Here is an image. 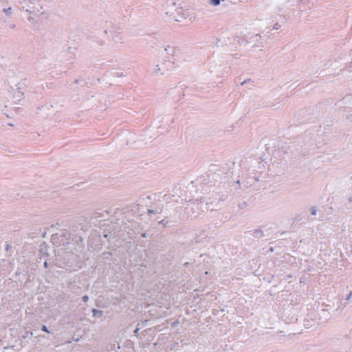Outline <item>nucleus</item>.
Here are the masks:
<instances>
[{"label": "nucleus", "mask_w": 352, "mask_h": 352, "mask_svg": "<svg viewBox=\"0 0 352 352\" xmlns=\"http://www.w3.org/2000/svg\"><path fill=\"white\" fill-rule=\"evenodd\" d=\"M69 230L60 229L58 236H60V245H65L69 243L81 245L84 240L85 231L82 223L77 221H71L68 225Z\"/></svg>", "instance_id": "nucleus-1"}, {"label": "nucleus", "mask_w": 352, "mask_h": 352, "mask_svg": "<svg viewBox=\"0 0 352 352\" xmlns=\"http://www.w3.org/2000/svg\"><path fill=\"white\" fill-rule=\"evenodd\" d=\"M214 188L212 192H214V195L212 198H206L201 197L199 199H197L196 201L200 203L206 202V208L207 210L214 211L218 210L221 208L222 201H225L228 197V191L224 193L222 191H216Z\"/></svg>", "instance_id": "nucleus-2"}, {"label": "nucleus", "mask_w": 352, "mask_h": 352, "mask_svg": "<svg viewBox=\"0 0 352 352\" xmlns=\"http://www.w3.org/2000/svg\"><path fill=\"white\" fill-rule=\"evenodd\" d=\"M63 267L69 271H76L81 267L79 256L73 252H67L63 257Z\"/></svg>", "instance_id": "nucleus-3"}, {"label": "nucleus", "mask_w": 352, "mask_h": 352, "mask_svg": "<svg viewBox=\"0 0 352 352\" xmlns=\"http://www.w3.org/2000/svg\"><path fill=\"white\" fill-rule=\"evenodd\" d=\"M314 113H315L311 107L305 108L300 110L295 114V117L298 124L305 123L312 119H314Z\"/></svg>", "instance_id": "nucleus-4"}, {"label": "nucleus", "mask_w": 352, "mask_h": 352, "mask_svg": "<svg viewBox=\"0 0 352 352\" xmlns=\"http://www.w3.org/2000/svg\"><path fill=\"white\" fill-rule=\"evenodd\" d=\"M314 119L321 120L328 116L330 113V107L324 103H318L316 106L311 107Z\"/></svg>", "instance_id": "nucleus-5"}, {"label": "nucleus", "mask_w": 352, "mask_h": 352, "mask_svg": "<svg viewBox=\"0 0 352 352\" xmlns=\"http://www.w3.org/2000/svg\"><path fill=\"white\" fill-rule=\"evenodd\" d=\"M7 84L10 87V88L15 93V96L18 98H22L23 96V90L24 89V83L22 82H16V80L11 77L8 78L7 80Z\"/></svg>", "instance_id": "nucleus-6"}, {"label": "nucleus", "mask_w": 352, "mask_h": 352, "mask_svg": "<svg viewBox=\"0 0 352 352\" xmlns=\"http://www.w3.org/2000/svg\"><path fill=\"white\" fill-rule=\"evenodd\" d=\"M109 212L107 210L100 212L99 210L91 212L88 214L87 219L91 223H94L95 226L98 225V223L105 219L108 217Z\"/></svg>", "instance_id": "nucleus-7"}, {"label": "nucleus", "mask_w": 352, "mask_h": 352, "mask_svg": "<svg viewBox=\"0 0 352 352\" xmlns=\"http://www.w3.org/2000/svg\"><path fill=\"white\" fill-rule=\"evenodd\" d=\"M43 4V0H30L29 9H27V12L39 18V13L41 14L43 13L41 12Z\"/></svg>", "instance_id": "nucleus-8"}, {"label": "nucleus", "mask_w": 352, "mask_h": 352, "mask_svg": "<svg viewBox=\"0 0 352 352\" xmlns=\"http://www.w3.org/2000/svg\"><path fill=\"white\" fill-rule=\"evenodd\" d=\"M219 175L216 173L209 170L206 175L203 176L201 183L208 187H215Z\"/></svg>", "instance_id": "nucleus-9"}, {"label": "nucleus", "mask_w": 352, "mask_h": 352, "mask_svg": "<svg viewBox=\"0 0 352 352\" xmlns=\"http://www.w3.org/2000/svg\"><path fill=\"white\" fill-rule=\"evenodd\" d=\"M118 232L117 226L110 223L107 226V228H104L102 232H100L99 234L106 239L108 237L114 239Z\"/></svg>", "instance_id": "nucleus-10"}, {"label": "nucleus", "mask_w": 352, "mask_h": 352, "mask_svg": "<svg viewBox=\"0 0 352 352\" xmlns=\"http://www.w3.org/2000/svg\"><path fill=\"white\" fill-rule=\"evenodd\" d=\"M261 227L256 228L254 230L246 232L245 234H250L252 236L256 239H261L265 236H270L271 234L270 231L272 228H267L265 230H261Z\"/></svg>", "instance_id": "nucleus-11"}, {"label": "nucleus", "mask_w": 352, "mask_h": 352, "mask_svg": "<svg viewBox=\"0 0 352 352\" xmlns=\"http://www.w3.org/2000/svg\"><path fill=\"white\" fill-rule=\"evenodd\" d=\"M164 209V204L161 201H157L156 203H153L149 206V208L147 209L148 214H161Z\"/></svg>", "instance_id": "nucleus-12"}, {"label": "nucleus", "mask_w": 352, "mask_h": 352, "mask_svg": "<svg viewBox=\"0 0 352 352\" xmlns=\"http://www.w3.org/2000/svg\"><path fill=\"white\" fill-rule=\"evenodd\" d=\"M75 48H72L71 47H67V50H63L60 53V57L63 58V61H70L74 59L75 55Z\"/></svg>", "instance_id": "nucleus-13"}, {"label": "nucleus", "mask_w": 352, "mask_h": 352, "mask_svg": "<svg viewBox=\"0 0 352 352\" xmlns=\"http://www.w3.org/2000/svg\"><path fill=\"white\" fill-rule=\"evenodd\" d=\"M321 124H322L324 125V133H328L331 130V126L333 124V118L332 116H330L329 114L326 117L323 118L320 120Z\"/></svg>", "instance_id": "nucleus-14"}, {"label": "nucleus", "mask_w": 352, "mask_h": 352, "mask_svg": "<svg viewBox=\"0 0 352 352\" xmlns=\"http://www.w3.org/2000/svg\"><path fill=\"white\" fill-rule=\"evenodd\" d=\"M164 51L167 54V56H166V61L173 64L174 61L173 57L175 52V47L168 45L164 47Z\"/></svg>", "instance_id": "nucleus-15"}, {"label": "nucleus", "mask_w": 352, "mask_h": 352, "mask_svg": "<svg viewBox=\"0 0 352 352\" xmlns=\"http://www.w3.org/2000/svg\"><path fill=\"white\" fill-rule=\"evenodd\" d=\"M312 135H314V133L311 131H306L305 132L304 136H302V138H305V144H313ZM298 138L300 139L301 137Z\"/></svg>", "instance_id": "nucleus-16"}, {"label": "nucleus", "mask_w": 352, "mask_h": 352, "mask_svg": "<svg viewBox=\"0 0 352 352\" xmlns=\"http://www.w3.org/2000/svg\"><path fill=\"white\" fill-rule=\"evenodd\" d=\"M111 33L112 40L116 43H122V37L121 36L120 32H118V30H116L111 31Z\"/></svg>", "instance_id": "nucleus-17"}, {"label": "nucleus", "mask_w": 352, "mask_h": 352, "mask_svg": "<svg viewBox=\"0 0 352 352\" xmlns=\"http://www.w3.org/2000/svg\"><path fill=\"white\" fill-rule=\"evenodd\" d=\"M34 338V339H38V336L35 335V333L32 331H25L24 335H22V338L24 340L23 342L25 343H28V340H32V338Z\"/></svg>", "instance_id": "nucleus-18"}, {"label": "nucleus", "mask_w": 352, "mask_h": 352, "mask_svg": "<svg viewBox=\"0 0 352 352\" xmlns=\"http://www.w3.org/2000/svg\"><path fill=\"white\" fill-rule=\"evenodd\" d=\"M344 206H345L346 209H347V210L352 209V195H346L345 196Z\"/></svg>", "instance_id": "nucleus-19"}, {"label": "nucleus", "mask_w": 352, "mask_h": 352, "mask_svg": "<svg viewBox=\"0 0 352 352\" xmlns=\"http://www.w3.org/2000/svg\"><path fill=\"white\" fill-rule=\"evenodd\" d=\"M58 232L54 233L51 236V242L56 246H60V236H58Z\"/></svg>", "instance_id": "nucleus-20"}, {"label": "nucleus", "mask_w": 352, "mask_h": 352, "mask_svg": "<svg viewBox=\"0 0 352 352\" xmlns=\"http://www.w3.org/2000/svg\"><path fill=\"white\" fill-rule=\"evenodd\" d=\"M102 258L104 263H110L113 261V254L110 252H104Z\"/></svg>", "instance_id": "nucleus-21"}, {"label": "nucleus", "mask_w": 352, "mask_h": 352, "mask_svg": "<svg viewBox=\"0 0 352 352\" xmlns=\"http://www.w3.org/2000/svg\"><path fill=\"white\" fill-rule=\"evenodd\" d=\"M158 223L162 225L164 228H169L173 226V221L168 220L166 218L162 219Z\"/></svg>", "instance_id": "nucleus-22"}, {"label": "nucleus", "mask_w": 352, "mask_h": 352, "mask_svg": "<svg viewBox=\"0 0 352 352\" xmlns=\"http://www.w3.org/2000/svg\"><path fill=\"white\" fill-rule=\"evenodd\" d=\"M261 39V36L259 34L252 36L249 38V43H254L253 47L256 46V43H258Z\"/></svg>", "instance_id": "nucleus-23"}, {"label": "nucleus", "mask_w": 352, "mask_h": 352, "mask_svg": "<svg viewBox=\"0 0 352 352\" xmlns=\"http://www.w3.org/2000/svg\"><path fill=\"white\" fill-rule=\"evenodd\" d=\"M91 312L93 314V317L96 318H100L103 316V311L101 310H98L96 309H92Z\"/></svg>", "instance_id": "nucleus-24"}, {"label": "nucleus", "mask_w": 352, "mask_h": 352, "mask_svg": "<svg viewBox=\"0 0 352 352\" xmlns=\"http://www.w3.org/2000/svg\"><path fill=\"white\" fill-rule=\"evenodd\" d=\"M73 84H79L80 86L82 87L87 86V82L83 78L76 79L74 81Z\"/></svg>", "instance_id": "nucleus-25"}, {"label": "nucleus", "mask_w": 352, "mask_h": 352, "mask_svg": "<svg viewBox=\"0 0 352 352\" xmlns=\"http://www.w3.org/2000/svg\"><path fill=\"white\" fill-rule=\"evenodd\" d=\"M108 74L113 76V77H122V76H125V75L123 74V73H119V72H107L104 76H107Z\"/></svg>", "instance_id": "nucleus-26"}, {"label": "nucleus", "mask_w": 352, "mask_h": 352, "mask_svg": "<svg viewBox=\"0 0 352 352\" xmlns=\"http://www.w3.org/2000/svg\"><path fill=\"white\" fill-rule=\"evenodd\" d=\"M237 42L241 45L243 44H248L249 43V38L247 37H243L241 40H238Z\"/></svg>", "instance_id": "nucleus-27"}, {"label": "nucleus", "mask_w": 352, "mask_h": 352, "mask_svg": "<svg viewBox=\"0 0 352 352\" xmlns=\"http://www.w3.org/2000/svg\"><path fill=\"white\" fill-rule=\"evenodd\" d=\"M221 0H209V3L214 6H218L220 5Z\"/></svg>", "instance_id": "nucleus-28"}, {"label": "nucleus", "mask_w": 352, "mask_h": 352, "mask_svg": "<svg viewBox=\"0 0 352 352\" xmlns=\"http://www.w3.org/2000/svg\"><path fill=\"white\" fill-rule=\"evenodd\" d=\"M309 210H310V212H311V215H316V214L317 211H318L316 206H311Z\"/></svg>", "instance_id": "nucleus-29"}, {"label": "nucleus", "mask_w": 352, "mask_h": 352, "mask_svg": "<svg viewBox=\"0 0 352 352\" xmlns=\"http://www.w3.org/2000/svg\"><path fill=\"white\" fill-rule=\"evenodd\" d=\"M351 110H352V109H350L349 107L348 113L346 115V118L350 120L351 121H352V111H351Z\"/></svg>", "instance_id": "nucleus-30"}, {"label": "nucleus", "mask_w": 352, "mask_h": 352, "mask_svg": "<svg viewBox=\"0 0 352 352\" xmlns=\"http://www.w3.org/2000/svg\"><path fill=\"white\" fill-rule=\"evenodd\" d=\"M3 11L6 14V15L10 16L12 13V8L10 7L8 8H4Z\"/></svg>", "instance_id": "nucleus-31"}, {"label": "nucleus", "mask_w": 352, "mask_h": 352, "mask_svg": "<svg viewBox=\"0 0 352 352\" xmlns=\"http://www.w3.org/2000/svg\"><path fill=\"white\" fill-rule=\"evenodd\" d=\"M246 206H247V202H246V201H242V202H241V203H239V204H238V207H239L240 209H243V208H245Z\"/></svg>", "instance_id": "nucleus-32"}, {"label": "nucleus", "mask_w": 352, "mask_h": 352, "mask_svg": "<svg viewBox=\"0 0 352 352\" xmlns=\"http://www.w3.org/2000/svg\"><path fill=\"white\" fill-rule=\"evenodd\" d=\"M89 299V297L88 295H84L82 297V300L84 302H87Z\"/></svg>", "instance_id": "nucleus-33"}, {"label": "nucleus", "mask_w": 352, "mask_h": 352, "mask_svg": "<svg viewBox=\"0 0 352 352\" xmlns=\"http://www.w3.org/2000/svg\"><path fill=\"white\" fill-rule=\"evenodd\" d=\"M182 8H179L177 9V13L178 14H182V17L186 18V16L184 15V13H182Z\"/></svg>", "instance_id": "nucleus-34"}, {"label": "nucleus", "mask_w": 352, "mask_h": 352, "mask_svg": "<svg viewBox=\"0 0 352 352\" xmlns=\"http://www.w3.org/2000/svg\"><path fill=\"white\" fill-rule=\"evenodd\" d=\"M273 28L274 30H279L280 28V25L278 23H276L274 25V27Z\"/></svg>", "instance_id": "nucleus-35"}, {"label": "nucleus", "mask_w": 352, "mask_h": 352, "mask_svg": "<svg viewBox=\"0 0 352 352\" xmlns=\"http://www.w3.org/2000/svg\"><path fill=\"white\" fill-rule=\"evenodd\" d=\"M301 220V218L299 217L298 216L296 217L293 221V223H298V221H300Z\"/></svg>", "instance_id": "nucleus-36"}, {"label": "nucleus", "mask_w": 352, "mask_h": 352, "mask_svg": "<svg viewBox=\"0 0 352 352\" xmlns=\"http://www.w3.org/2000/svg\"><path fill=\"white\" fill-rule=\"evenodd\" d=\"M33 28L35 31L39 30V27L37 25V22H34L33 23Z\"/></svg>", "instance_id": "nucleus-37"}, {"label": "nucleus", "mask_w": 352, "mask_h": 352, "mask_svg": "<svg viewBox=\"0 0 352 352\" xmlns=\"http://www.w3.org/2000/svg\"><path fill=\"white\" fill-rule=\"evenodd\" d=\"M346 300H352V292H351L348 294L347 297L346 298Z\"/></svg>", "instance_id": "nucleus-38"}, {"label": "nucleus", "mask_w": 352, "mask_h": 352, "mask_svg": "<svg viewBox=\"0 0 352 352\" xmlns=\"http://www.w3.org/2000/svg\"><path fill=\"white\" fill-rule=\"evenodd\" d=\"M161 70V68L160 67L159 65H156V69L155 70V73L157 74L158 71H160Z\"/></svg>", "instance_id": "nucleus-39"}, {"label": "nucleus", "mask_w": 352, "mask_h": 352, "mask_svg": "<svg viewBox=\"0 0 352 352\" xmlns=\"http://www.w3.org/2000/svg\"><path fill=\"white\" fill-rule=\"evenodd\" d=\"M140 331V329L139 328H136L134 331H133V333L134 335L137 336L138 334V332Z\"/></svg>", "instance_id": "nucleus-40"}, {"label": "nucleus", "mask_w": 352, "mask_h": 352, "mask_svg": "<svg viewBox=\"0 0 352 352\" xmlns=\"http://www.w3.org/2000/svg\"><path fill=\"white\" fill-rule=\"evenodd\" d=\"M146 236H147V234H146V232H142V233L141 234V236H142V238H146Z\"/></svg>", "instance_id": "nucleus-41"}, {"label": "nucleus", "mask_w": 352, "mask_h": 352, "mask_svg": "<svg viewBox=\"0 0 352 352\" xmlns=\"http://www.w3.org/2000/svg\"><path fill=\"white\" fill-rule=\"evenodd\" d=\"M80 186V184H77L76 185L74 186L72 188H74L75 190H77V187Z\"/></svg>", "instance_id": "nucleus-42"}, {"label": "nucleus", "mask_w": 352, "mask_h": 352, "mask_svg": "<svg viewBox=\"0 0 352 352\" xmlns=\"http://www.w3.org/2000/svg\"><path fill=\"white\" fill-rule=\"evenodd\" d=\"M34 17H33L32 16H30L28 17V20H29L30 21H32V20H34Z\"/></svg>", "instance_id": "nucleus-43"}, {"label": "nucleus", "mask_w": 352, "mask_h": 352, "mask_svg": "<svg viewBox=\"0 0 352 352\" xmlns=\"http://www.w3.org/2000/svg\"><path fill=\"white\" fill-rule=\"evenodd\" d=\"M10 248H11V246L9 244H7L6 247V250H8Z\"/></svg>", "instance_id": "nucleus-44"}, {"label": "nucleus", "mask_w": 352, "mask_h": 352, "mask_svg": "<svg viewBox=\"0 0 352 352\" xmlns=\"http://www.w3.org/2000/svg\"><path fill=\"white\" fill-rule=\"evenodd\" d=\"M178 323H179V321H178V320H176V321H175V322L173 323L172 326H173V327H174L175 325H176V324H178Z\"/></svg>", "instance_id": "nucleus-45"}, {"label": "nucleus", "mask_w": 352, "mask_h": 352, "mask_svg": "<svg viewBox=\"0 0 352 352\" xmlns=\"http://www.w3.org/2000/svg\"><path fill=\"white\" fill-rule=\"evenodd\" d=\"M216 41H217V42H216V45L218 47V46H219V45H218V43H219V41H220V38H217L216 39Z\"/></svg>", "instance_id": "nucleus-46"}, {"label": "nucleus", "mask_w": 352, "mask_h": 352, "mask_svg": "<svg viewBox=\"0 0 352 352\" xmlns=\"http://www.w3.org/2000/svg\"><path fill=\"white\" fill-rule=\"evenodd\" d=\"M15 27H16V26H15V24H12V25L10 26V28L11 29H14V28H15Z\"/></svg>", "instance_id": "nucleus-47"}, {"label": "nucleus", "mask_w": 352, "mask_h": 352, "mask_svg": "<svg viewBox=\"0 0 352 352\" xmlns=\"http://www.w3.org/2000/svg\"><path fill=\"white\" fill-rule=\"evenodd\" d=\"M222 183H223L222 182H219L217 188H221V184H222Z\"/></svg>", "instance_id": "nucleus-48"}, {"label": "nucleus", "mask_w": 352, "mask_h": 352, "mask_svg": "<svg viewBox=\"0 0 352 352\" xmlns=\"http://www.w3.org/2000/svg\"><path fill=\"white\" fill-rule=\"evenodd\" d=\"M190 265L188 262L184 263V266L188 267Z\"/></svg>", "instance_id": "nucleus-49"}, {"label": "nucleus", "mask_w": 352, "mask_h": 352, "mask_svg": "<svg viewBox=\"0 0 352 352\" xmlns=\"http://www.w3.org/2000/svg\"><path fill=\"white\" fill-rule=\"evenodd\" d=\"M45 333H50V331L46 326H45Z\"/></svg>", "instance_id": "nucleus-50"}, {"label": "nucleus", "mask_w": 352, "mask_h": 352, "mask_svg": "<svg viewBox=\"0 0 352 352\" xmlns=\"http://www.w3.org/2000/svg\"><path fill=\"white\" fill-rule=\"evenodd\" d=\"M45 269L48 267V263L47 262L45 261Z\"/></svg>", "instance_id": "nucleus-51"}, {"label": "nucleus", "mask_w": 352, "mask_h": 352, "mask_svg": "<svg viewBox=\"0 0 352 352\" xmlns=\"http://www.w3.org/2000/svg\"><path fill=\"white\" fill-rule=\"evenodd\" d=\"M246 82H247V80H244L243 82H241V85H245Z\"/></svg>", "instance_id": "nucleus-52"}, {"label": "nucleus", "mask_w": 352, "mask_h": 352, "mask_svg": "<svg viewBox=\"0 0 352 352\" xmlns=\"http://www.w3.org/2000/svg\"><path fill=\"white\" fill-rule=\"evenodd\" d=\"M304 282H305V280H304L303 278H301L300 280V283H304Z\"/></svg>", "instance_id": "nucleus-53"}, {"label": "nucleus", "mask_w": 352, "mask_h": 352, "mask_svg": "<svg viewBox=\"0 0 352 352\" xmlns=\"http://www.w3.org/2000/svg\"><path fill=\"white\" fill-rule=\"evenodd\" d=\"M41 330H42L43 331H44V324H43V325L41 326Z\"/></svg>", "instance_id": "nucleus-54"}, {"label": "nucleus", "mask_w": 352, "mask_h": 352, "mask_svg": "<svg viewBox=\"0 0 352 352\" xmlns=\"http://www.w3.org/2000/svg\"><path fill=\"white\" fill-rule=\"evenodd\" d=\"M8 125H9V126H14V124H13L12 123H9V124H8Z\"/></svg>", "instance_id": "nucleus-55"}, {"label": "nucleus", "mask_w": 352, "mask_h": 352, "mask_svg": "<svg viewBox=\"0 0 352 352\" xmlns=\"http://www.w3.org/2000/svg\"><path fill=\"white\" fill-rule=\"evenodd\" d=\"M233 56H234L235 58H237V54H234V55H233Z\"/></svg>", "instance_id": "nucleus-56"}, {"label": "nucleus", "mask_w": 352, "mask_h": 352, "mask_svg": "<svg viewBox=\"0 0 352 352\" xmlns=\"http://www.w3.org/2000/svg\"><path fill=\"white\" fill-rule=\"evenodd\" d=\"M45 257L47 256H48V253L47 252H45Z\"/></svg>", "instance_id": "nucleus-57"}, {"label": "nucleus", "mask_w": 352, "mask_h": 352, "mask_svg": "<svg viewBox=\"0 0 352 352\" xmlns=\"http://www.w3.org/2000/svg\"><path fill=\"white\" fill-rule=\"evenodd\" d=\"M175 21H179V19H175Z\"/></svg>", "instance_id": "nucleus-58"}, {"label": "nucleus", "mask_w": 352, "mask_h": 352, "mask_svg": "<svg viewBox=\"0 0 352 352\" xmlns=\"http://www.w3.org/2000/svg\"><path fill=\"white\" fill-rule=\"evenodd\" d=\"M349 179H350L351 180H352V176H351V177H349Z\"/></svg>", "instance_id": "nucleus-59"}]
</instances>
